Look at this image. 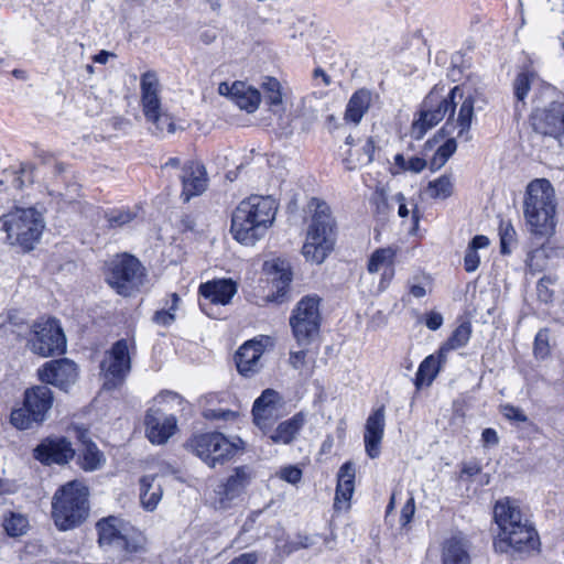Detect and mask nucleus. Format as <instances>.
<instances>
[{
	"label": "nucleus",
	"instance_id": "1",
	"mask_svg": "<svg viewBox=\"0 0 564 564\" xmlns=\"http://www.w3.org/2000/svg\"><path fill=\"white\" fill-rule=\"evenodd\" d=\"M494 518L500 530L494 542L497 551H512L521 556H530L540 551L538 531L514 501L508 498L497 501Z\"/></svg>",
	"mask_w": 564,
	"mask_h": 564
},
{
	"label": "nucleus",
	"instance_id": "2",
	"mask_svg": "<svg viewBox=\"0 0 564 564\" xmlns=\"http://www.w3.org/2000/svg\"><path fill=\"white\" fill-rule=\"evenodd\" d=\"M279 204L272 196L251 195L232 213L230 231L240 243L253 246L273 225Z\"/></svg>",
	"mask_w": 564,
	"mask_h": 564
},
{
	"label": "nucleus",
	"instance_id": "3",
	"mask_svg": "<svg viewBox=\"0 0 564 564\" xmlns=\"http://www.w3.org/2000/svg\"><path fill=\"white\" fill-rule=\"evenodd\" d=\"M523 214L531 234L550 237L555 231V191L546 178L531 181L525 189Z\"/></svg>",
	"mask_w": 564,
	"mask_h": 564
},
{
	"label": "nucleus",
	"instance_id": "4",
	"mask_svg": "<svg viewBox=\"0 0 564 564\" xmlns=\"http://www.w3.org/2000/svg\"><path fill=\"white\" fill-rule=\"evenodd\" d=\"M311 220L307 226L302 254L307 261L322 263L334 249L336 240V224L329 206L312 198L307 204Z\"/></svg>",
	"mask_w": 564,
	"mask_h": 564
},
{
	"label": "nucleus",
	"instance_id": "5",
	"mask_svg": "<svg viewBox=\"0 0 564 564\" xmlns=\"http://www.w3.org/2000/svg\"><path fill=\"white\" fill-rule=\"evenodd\" d=\"M88 511V489L78 480L62 486L53 497L52 517L62 531L79 525Z\"/></svg>",
	"mask_w": 564,
	"mask_h": 564
},
{
	"label": "nucleus",
	"instance_id": "6",
	"mask_svg": "<svg viewBox=\"0 0 564 564\" xmlns=\"http://www.w3.org/2000/svg\"><path fill=\"white\" fill-rule=\"evenodd\" d=\"M463 88L460 86L453 87L448 94H443V88L434 87L425 97L419 118L412 123L411 135L420 140L425 133L440 123L445 116H448L446 126L452 124L457 99H462Z\"/></svg>",
	"mask_w": 564,
	"mask_h": 564
},
{
	"label": "nucleus",
	"instance_id": "7",
	"mask_svg": "<svg viewBox=\"0 0 564 564\" xmlns=\"http://www.w3.org/2000/svg\"><path fill=\"white\" fill-rule=\"evenodd\" d=\"M0 226L10 245L30 251L40 241L45 220L42 213L33 207L14 208L0 217Z\"/></svg>",
	"mask_w": 564,
	"mask_h": 564
},
{
	"label": "nucleus",
	"instance_id": "8",
	"mask_svg": "<svg viewBox=\"0 0 564 564\" xmlns=\"http://www.w3.org/2000/svg\"><path fill=\"white\" fill-rule=\"evenodd\" d=\"M101 547L122 553L124 556L140 554L147 550V538L123 519L110 516L96 524Z\"/></svg>",
	"mask_w": 564,
	"mask_h": 564
},
{
	"label": "nucleus",
	"instance_id": "9",
	"mask_svg": "<svg viewBox=\"0 0 564 564\" xmlns=\"http://www.w3.org/2000/svg\"><path fill=\"white\" fill-rule=\"evenodd\" d=\"M241 438H227L223 433L209 432L195 435L189 441L193 453L209 467L223 465L231 459L241 449Z\"/></svg>",
	"mask_w": 564,
	"mask_h": 564
},
{
	"label": "nucleus",
	"instance_id": "10",
	"mask_svg": "<svg viewBox=\"0 0 564 564\" xmlns=\"http://www.w3.org/2000/svg\"><path fill=\"white\" fill-rule=\"evenodd\" d=\"M54 401L52 390L46 386H35L24 392L23 408L11 412L10 422L19 430H28L33 423L46 420Z\"/></svg>",
	"mask_w": 564,
	"mask_h": 564
},
{
	"label": "nucleus",
	"instance_id": "11",
	"mask_svg": "<svg viewBox=\"0 0 564 564\" xmlns=\"http://www.w3.org/2000/svg\"><path fill=\"white\" fill-rule=\"evenodd\" d=\"M107 283L121 295H130L142 282L143 270L139 260L130 254L113 257L106 269Z\"/></svg>",
	"mask_w": 564,
	"mask_h": 564
},
{
	"label": "nucleus",
	"instance_id": "12",
	"mask_svg": "<svg viewBox=\"0 0 564 564\" xmlns=\"http://www.w3.org/2000/svg\"><path fill=\"white\" fill-rule=\"evenodd\" d=\"M290 326L297 344L308 345L317 336L321 327L319 297L304 296L292 312Z\"/></svg>",
	"mask_w": 564,
	"mask_h": 564
},
{
	"label": "nucleus",
	"instance_id": "13",
	"mask_svg": "<svg viewBox=\"0 0 564 564\" xmlns=\"http://www.w3.org/2000/svg\"><path fill=\"white\" fill-rule=\"evenodd\" d=\"M30 349L42 357L64 352L66 338L55 318L42 317L32 327V335L28 343Z\"/></svg>",
	"mask_w": 564,
	"mask_h": 564
},
{
	"label": "nucleus",
	"instance_id": "14",
	"mask_svg": "<svg viewBox=\"0 0 564 564\" xmlns=\"http://www.w3.org/2000/svg\"><path fill=\"white\" fill-rule=\"evenodd\" d=\"M130 352L127 340L115 343L106 354L100 368L104 376V388L112 390L117 388L130 371Z\"/></svg>",
	"mask_w": 564,
	"mask_h": 564
},
{
	"label": "nucleus",
	"instance_id": "15",
	"mask_svg": "<svg viewBox=\"0 0 564 564\" xmlns=\"http://www.w3.org/2000/svg\"><path fill=\"white\" fill-rule=\"evenodd\" d=\"M253 477L254 473L249 466L236 467L226 481L215 489V507L224 510L229 508L231 501L242 494Z\"/></svg>",
	"mask_w": 564,
	"mask_h": 564
},
{
	"label": "nucleus",
	"instance_id": "16",
	"mask_svg": "<svg viewBox=\"0 0 564 564\" xmlns=\"http://www.w3.org/2000/svg\"><path fill=\"white\" fill-rule=\"evenodd\" d=\"M534 130L541 134L555 138L564 147V102H553L532 117Z\"/></svg>",
	"mask_w": 564,
	"mask_h": 564
},
{
	"label": "nucleus",
	"instance_id": "17",
	"mask_svg": "<svg viewBox=\"0 0 564 564\" xmlns=\"http://www.w3.org/2000/svg\"><path fill=\"white\" fill-rule=\"evenodd\" d=\"M77 376L75 362L66 358L47 361L39 369V378L42 382L65 391L76 382Z\"/></svg>",
	"mask_w": 564,
	"mask_h": 564
},
{
	"label": "nucleus",
	"instance_id": "18",
	"mask_svg": "<svg viewBox=\"0 0 564 564\" xmlns=\"http://www.w3.org/2000/svg\"><path fill=\"white\" fill-rule=\"evenodd\" d=\"M144 424L148 440L155 445L166 443L177 430L176 417L160 409H150L147 412Z\"/></svg>",
	"mask_w": 564,
	"mask_h": 564
},
{
	"label": "nucleus",
	"instance_id": "19",
	"mask_svg": "<svg viewBox=\"0 0 564 564\" xmlns=\"http://www.w3.org/2000/svg\"><path fill=\"white\" fill-rule=\"evenodd\" d=\"M280 395L272 389L264 390L252 408L254 424L262 431L270 430L280 413Z\"/></svg>",
	"mask_w": 564,
	"mask_h": 564
},
{
	"label": "nucleus",
	"instance_id": "20",
	"mask_svg": "<svg viewBox=\"0 0 564 564\" xmlns=\"http://www.w3.org/2000/svg\"><path fill=\"white\" fill-rule=\"evenodd\" d=\"M181 182V198L183 202L187 203L193 197L202 195L208 186L205 166L199 162H187L182 169Z\"/></svg>",
	"mask_w": 564,
	"mask_h": 564
},
{
	"label": "nucleus",
	"instance_id": "21",
	"mask_svg": "<svg viewBox=\"0 0 564 564\" xmlns=\"http://www.w3.org/2000/svg\"><path fill=\"white\" fill-rule=\"evenodd\" d=\"M75 452L65 438H46L34 449V457L43 464H64L73 458Z\"/></svg>",
	"mask_w": 564,
	"mask_h": 564
},
{
	"label": "nucleus",
	"instance_id": "22",
	"mask_svg": "<svg viewBox=\"0 0 564 564\" xmlns=\"http://www.w3.org/2000/svg\"><path fill=\"white\" fill-rule=\"evenodd\" d=\"M268 338L252 339L245 343L236 354V366L242 376H251L261 368L260 359L264 352Z\"/></svg>",
	"mask_w": 564,
	"mask_h": 564
},
{
	"label": "nucleus",
	"instance_id": "23",
	"mask_svg": "<svg viewBox=\"0 0 564 564\" xmlns=\"http://www.w3.org/2000/svg\"><path fill=\"white\" fill-rule=\"evenodd\" d=\"M384 426V406L381 405L368 416L365 425L364 442L366 453L370 458H377L380 455V444L383 438Z\"/></svg>",
	"mask_w": 564,
	"mask_h": 564
},
{
	"label": "nucleus",
	"instance_id": "24",
	"mask_svg": "<svg viewBox=\"0 0 564 564\" xmlns=\"http://www.w3.org/2000/svg\"><path fill=\"white\" fill-rule=\"evenodd\" d=\"M141 102L143 113L147 120L155 118L160 113L161 99H160V83L154 72H147L141 76Z\"/></svg>",
	"mask_w": 564,
	"mask_h": 564
},
{
	"label": "nucleus",
	"instance_id": "25",
	"mask_svg": "<svg viewBox=\"0 0 564 564\" xmlns=\"http://www.w3.org/2000/svg\"><path fill=\"white\" fill-rule=\"evenodd\" d=\"M306 423V415L303 412L294 414L292 417L282 421L275 429L263 432L274 444L289 445L300 434Z\"/></svg>",
	"mask_w": 564,
	"mask_h": 564
},
{
	"label": "nucleus",
	"instance_id": "26",
	"mask_svg": "<svg viewBox=\"0 0 564 564\" xmlns=\"http://www.w3.org/2000/svg\"><path fill=\"white\" fill-rule=\"evenodd\" d=\"M199 293L209 304L227 305L237 293V284L230 279L215 280L202 284Z\"/></svg>",
	"mask_w": 564,
	"mask_h": 564
},
{
	"label": "nucleus",
	"instance_id": "27",
	"mask_svg": "<svg viewBox=\"0 0 564 564\" xmlns=\"http://www.w3.org/2000/svg\"><path fill=\"white\" fill-rule=\"evenodd\" d=\"M469 542L456 534L446 539L442 546V564H470Z\"/></svg>",
	"mask_w": 564,
	"mask_h": 564
},
{
	"label": "nucleus",
	"instance_id": "28",
	"mask_svg": "<svg viewBox=\"0 0 564 564\" xmlns=\"http://www.w3.org/2000/svg\"><path fill=\"white\" fill-rule=\"evenodd\" d=\"M395 252L392 248H380L373 251L369 258L367 269L369 273H379L382 272V281L380 282V289H386L388 283L393 274V263H394Z\"/></svg>",
	"mask_w": 564,
	"mask_h": 564
},
{
	"label": "nucleus",
	"instance_id": "29",
	"mask_svg": "<svg viewBox=\"0 0 564 564\" xmlns=\"http://www.w3.org/2000/svg\"><path fill=\"white\" fill-rule=\"evenodd\" d=\"M475 96L471 94L467 96L463 95L462 99H457L459 109L457 118L455 119V127L457 128V138L465 142L471 139L469 131L475 117Z\"/></svg>",
	"mask_w": 564,
	"mask_h": 564
},
{
	"label": "nucleus",
	"instance_id": "30",
	"mask_svg": "<svg viewBox=\"0 0 564 564\" xmlns=\"http://www.w3.org/2000/svg\"><path fill=\"white\" fill-rule=\"evenodd\" d=\"M446 361L447 356H441L440 349L435 354L425 357L423 361L420 364L415 375L416 388L421 389L424 386H431L434 379L437 377L442 367L446 364Z\"/></svg>",
	"mask_w": 564,
	"mask_h": 564
},
{
	"label": "nucleus",
	"instance_id": "31",
	"mask_svg": "<svg viewBox=\"0 0 564 564\" xmlns=\"http://www.w3.org/2000/svg\"><path fill=\"white\" fill-rule=\"evenodd\" d=\"M230 98L241 110H246L249 113L254 112L261 101L259 90L243 82H235L231 85Z\"/></svg>",
	"mask_w": 564,
	"mask_h": 564
},
{
	"label": "nucleus",
	"instance_id": "32",
	"mask_svg": "<svg viewBox=\"0 0 564 564\" xmlns=\"http://www.w3.org/2000/svg\"><path fill=\"white\" fill-rule=\"evenodd\" d=\"M139 499L141 507L147 511H154L163 496L162 485L158 481L156 476L147 475L139 481Z\"/></svg>",
	"mask_w": 564,
	"mask_h": 564
},
{
	"label": "nucleus",
	"instance_id": "33",
	"mask_svg": "<svg viewBox=\"0 0 564 564\" xmlns=\"http://www.w3.org/2000/svg\"><path fill=\"white\" fill-rule=\"evenodd\" d=\"M372 95L368 89H359L352 94L346 106L344 119L347 122L358 124L369 110Z\"/></svg>",
	"mask_w": 564,
	"mask_h": 564
},
{
	"label": "nucleus",
	"instance_id": "34",
	"mask_svg": "<svg viewBox=\"0 0 564 564\" xmlns=\"http://www.w3.org/2000/svg\"><path fill=\"white\" fill-rule=\"evenodd\" d=\"M265 269L272 275V283L281 295L285 292L292 281L291 265L286 260L273 259L265 262Z\"/></svg>",
	"mask_w": 564,
	"mask_h": 564
},
{
	"label": "nucleus",
	"instance_id": "35",
	"mask_svg": "<svg viewBox=\"0 0 564 564\" xmlns=\"http://www.w3.org/2000/svg\"><path fill=\"white\" fill-rule=\"evenodd\" d=\"M471 333L473 328L469 322L459 324L448 339L440 346L441 356H447L451 351L465 347L471 337Z\"/></svg>",
	"mask_w": 564,
	"mask_h": 564
},
{
	"label": "nucleus",
	"instance_id": "36",
	"mask_svg": "<svg viewBox=\"0 0 564 564\" xmlns=\"http://www.w3.org/2000/svg\"><path fill=\"white\" fill-rule=\"evenodd\" d=\"M79 441L82 443V467L85 470H95L99 468L104 460L102 453L98 449L96 444L87 440L84 433H80Z\"/></svg>",
	"mask_w": 564,
	"mask_h": 564
},
{
	"label": "nucleus",
	"instance_id": "37",
	"mask_svg": "<svg viewBox=\"0 0 564 564\" xmlns=\"http://www.w3.org/2000/svg\"><path fill=\"white\" fill-rule=\"evenodd\" d=\"M315 357L307 349L291 350L289 356L290 366L297 370L304 378H310L314 373Z\"/></svg>",
	"mask_w": 564,
	"mask_h": 564
},
{
	"label": "nucleus",
	"instance_id": "38",
	"mask_svg": "<svg viewBox=\"0 0 564 564\" xmlns=\"http://www.w3.org/2000/svg\"><path fill=\"white\" fill-rule=\"evenodd\" d=\"M360 150L357 159L344 158L343 161L347 170L352 171L372 162L376 147L371 138L366 140Z\"/></svg>",
	"mask_w": 564,
	"mask_h": 564
},
{
	"label": "nucleus",
	"instance_id": "39",
	"mask_svg": "<svg viewBox=\"0 0 564 564\" xmlns=\"http://www.w3.org/2000/svg\"><path fill=\"white\" fill-rule=\"evenodd\" d=\"M426 193L434 199H446L453 194V182L448 175L431 181L426 187Z\"/></svg>",
	"mask_w": 564,
	"mask_h": 564
},
{
	"label": "nucleus",
	"instance_id": "40",
	"mask_svg": "<svg viewBox=\"0 0 564 564\" xmlns=\"http://www.w3.org/2000/svg\"><path fill=\"white\" fill-rule=\"evenodd\" d=\"M139 217V208H116L106 214L110 227H123Z\"/></svg>",
	"mask_w": 564,
	"mask_h": 564
},
{
	"label": "nucleus",
	"instance_id": "41",
	"mask_svg": "<svg viewBox=\"0 0 564 564\" xmlns=\"http://www.w3.org/2000/svg\"><path fill=\"white\" fill-rule=\"evenodd\" d=\"M3 528L8 535L20 536L26 532L29 521L28 518L21 513L10 512L3 519Z\"/></svg>",
	"mask_w": 564,
	"mask_h": 564
},
{
	"label": "nucleus",
	"instance_id": "42",
	"mask_svg": "<svg viewBox=\"0 0 564 564\" xmlns=\"http://www.w3.org/2000/svg\"><path fill=\"white\" fill-rule=\"evenodd\" d=\"M535 78L536 74L532 70H523L517 75L513 82V91L518 101L525 99Z\"/></svg>",
	"mask_w": 564,
	"mask_h": 564
},
{
	"label": "nucleus",
	"instance_id": "43",
	"mask_svg": "<svg viewBox=\"0 0 564 564\" xmlns=\"http://www.w3.org/2000/svg\"><path fill=\"white\" fill-rule=\"evenodd\" d=\"M549 261V252L547 248L541 246L540 248L534 249L528 254L527 265L531 272H541L547 267Z\"/></svg>",
	"mask_w": 564,
	"mask_h": 564
},
{
	"label": "nucleus",
	"instance_id": "44",
	"mask_svg": "<svg viewBox=\"0 0 564 564\" xmlns=\"http://www.w3.org/2000/svg\"><path fill=\"white\" fill-rule=\"evenodd\" d=\"M355 490V481H337L334 507L339 510L347 508Z\"/></svg>",
	"mask_w": 564,
	"mask_h": 564
},
{
	"label": "nucleus",
	"instance_id": "45",
	"mask_svg": "<svg viewBox=\"0 0 564 564\" xmlns=\"http://www.w3.org/2000/svg\"><path fill=\"white\" fill-rule=\"evenodd\" d=\"M148 121L153 124V132L156 134H171L176 130L172 116L165 111H161L155 115V118H151Z\"/></svg>",
	"mask_w": 564,
	"mask_h": 564
},
{
	"label": "nucleus",
	"instance_id": "46",
	"mask_svg": "<svg viewBox=\"0 0 564 564\" xmlns=\"http://www.w3.org/2000/svg\"><path fill=\"white\" fill-rule=\"evenodd\" d=\"M262 89L267 101L271 106H278L282 104V91L281 84L276 78L267 77L262 83Z\"/></svg>",
	"mask_w": 564,
	"mask_h": 564
},
{
	"label": "nucleus",
	"instance_id": "47",
	"mask_svg": "<svg viewBox=\"0 0 564 564\" xmlns=\"http://www.w3.org/2000/svg\"><path fill=\"white\" fill-rule=\"evenodd\" d=\"M500 246L502 253H509L508 247L514 241L516 230L510 221H501L499 225Z\"/></svg>",
	"mask_w": 564,
	"mask_h": 564
},
{
	"label": "nucleus",
	"instance_id": "48",
	"mask_svg": "<svg viewBox=\"0 0 564 564\" xmlns=\"http://www.w3.org/2000/svg\"><path fill=\"white\" fill-rule=\"evenodd\" d=\"M550 352L549 346V332L547 329H541L534 340V354L538 358H545Z\"/></svg>",
	"mask_w": 564,
	"mask_h": 564
},
{
	"label": "nucleus",
	"instance_id": "49",
	"mask_svg": "<svg viewBox=\"0 0 564 564\" xmlns=\"http://www.w3.org/2000/svg\"><path fill=\"white\" fill-rule=\"evenodd\" d=\"M279 477L292 485H296L302 479V470L297 466H285L280 469Z\"/></svg>",
	"mask_w": 564,
	"mask_h": 564
},
{
	"label": "nucleus",
	"instance_id": "50",
	"mask_svg": "<svg viewBox=\"0 0 564 564\" xmlns=\"http://www.w3.org/2000/svg\"><path fill=\"white\" fill-rule=\"evenodd\" d=\"M555 282V278L551 275H545L538 282L536 291L538 296L543 302H549L552 297V291L549 290V285Z\"/></svg>",
	"mask_w": 564,
	"mask_h": 564
},
{
	"label": "nucleus",
	"instance_id": "51",
	"mask_svg": "<svg viewBox=\"0 0 564 564\" xmlns=\"http://www.w3.org/2000/svg\"><path fill=\"white\" fill-rule=\"evenodd\" d=\"M414 513H415V501H414L413 496H411L401 509L400 524L402 527H406L412 521Z\"/></svg>",
	"mask_w": 564,
	"mask_h": 564
},
{
	"label": "nucleus",
	"instance_id": "52",
	"mask_svg": "<svg viewBox=\"0 0 564 564\" xmlns=\"http://www.w3.org/2000/svg\"><path fill=\"white\" fill-rule=\"evenodd\" d=\"M480 263L479 254L476 250L467 248L464 258V267L467 272H474L478 269Z\"/></svg>",
	"mask_w": 564,
	"mask_h": 564
},
{
	"label": "nucleus",
	"instance_id": "53",
	"mask_svg": "<svg viewBox=\"0 0 564 564\" xmlns=\"http://www.w3.org/2000/svg\"><path fill=\"white\" fill-rule=\"evenodd\" d=\"M501 411L505 417H507L508 420L521 423L527 421V416L523 413V411L517 406L506 404L502 406Z\"/></svg>",
	"mask_w": 564,
	"mask_h": 564
},
{
	"label": "nucleus",
	"instance_id": "54",
	"mask_svg": "<svg viewBox=\"0 0 564 564\" xmlns=\"http://www.w3.org/2000/svg\"><path fill=\"white\" fill-rule=\"evenodd\" d=\"M444 323L443 315L438 312L431 311L425 314V325L431 330H437Z\"/></svg>",
	"mask_w": 564,
	"mask_h": 564
},
{
	"label": "nucleus",
	"instance_id": "55",
	"mask_svg": "<svg viewBox=\"0 0 564 564\" xmlns=\"http://www.w3.org/2000/svg\"><path fill=\"white\" fill-rule=\"evenodd\" d=\"M457 149L456 140L454 138H451L446 140L444 144H442L436 152L445 160L448 161V159L455 153Z\"/></svg>",
	"mask_w": 564,
	"mask_h": 564
},
{
	"label": "nucleus",
	"instance_id": "56",
	"mask_svg": "<svg viewBox=\"0 0 564 564\" xmlns=\"http://www.w3.org/2000/svg\"><path fill=\"white\" fill-rule=\"evenodd\" d=\"M457 149L456 140L454 138H451L446 140L444 144H442L436 152L445 160L448 161V159L455 153Z\"/></svg>",
	"mask_w": 564,
	"mask_h": 564
},
{
	"label": "nucleus",
	"instance_id": "57",
	"mask_svg": "<svg viewBox=\"0 0 564 564\" xmlns=\"http://www.w3.org/2000/svg\"><path fill=\"white\" fill-rule=\"evenodd\" d=\"M153 321L159 325L169 326L175 321V314L162 308L154 314Z\"/></svg>",
	"mask_w": 564,
	"mask_h": 564
},
{
	"label": "nucleus",
	"instance_id": "58",
	"mask_svg": "<svg viewBox=\"0 0 564 564\" xmlns=\"http://www.w3.org/2000/svg\"><path fill=\"white\" fill-rule=\"evenodd\" d=\"M355 475L356 471L354 465L350 462H347L339 468L337 481H355Z\"/></svg>",
	"mask_w": 564,
	"mask_h": 564
},
{
	"label": "nucleus",
	"instance_id": "59",
	"mask_svg": "<svg viewBox=\"0 0 564 564\" xmlns=\"http://www.w3.org/2000/svg\"><path fill=\"white\" fill-rule=\"evenodd\" d=\"M158 400H161L162 402L166 403H176L182 409H184L183 405L186 403L181 395L173 391H164L160 393Z\"/></svg>",
	"mask_w": 564,
	"mask_h": 564
},
{
	"label": "nucleus",
	"instance_id": "60",
	"mask_svg": "<svg viewBox=\"0 0 564 564\" xmlns=\"http://www.w3.org/2000/svg\"><path fill=\"white\" fill-rule=\"evenodd\" d=\"M425 166V160L417 156H412L406 162V171H411L414 173L421 172Z\"/></svg>",
	"mask_w": 564,
	"mask_h": 564
},
{
	"label": "nucleus",
	"instance_id": "61",
	"mask_svg": "<svg viewBox=\"0 0 564 564\" xmlns=\"http://www.w3.org/2000/svg\"><path fill=\"white\" fill-rule=\"evenodd\" d=\"M481 440L486 446H494L499 442L498 434L494 429H485L481 434Z\"/></svg>",
	"mask_w": 564,
	"mask_h": 564
},
{
	"label": "nucleus",
	"instance_id": "62",
	"mask_svg": "<svg viewBox=\"0 0 564 564\" xmlns=\"http://www.w3.org/2000/svg\"><path fill=\"white\" fill-rule=\"evenodd\" d=\"M258 562V556L256 553H243L234 560H231L228 564H256Z\"/></svg>",
	"mask_w": 564,
	"mask_h": 564
},
{
	"label": "nucleus",
	"instance_id": "63",
	"mask_svg": "<svg viewBox=\"0 0 564 564\" xmlns=\"http://www.w3.org/2000/svg\"><path fill=\"white\" fill-rule=\"evenodd\" d=\"M393 200H395L399 205L398 214L400 217L405 218L409 216V209L405 204V197L402 193H398L393 196Z\"/></svg>",
	"mask_w": 564,
	"mask_h": 564
},
{
	"label": "nucleus",
	"instance_id": "64",
	"mask_svg": "<svg viewBox=\"0 0 564 564\" xmlns=\"http://www.w3.org/2000/svg\"><path fill=\"white\" fill-rule=\"evenodd\" d=\"M488 246H489L488 237L482 236V235H478V236H475L473 238V240L470 241L468 248L474 249V250L477 251L478 249H484V248H487Z\"/></svg>",
	"mask_w": 564,
	"mask_h": 564
}]
</instances>
